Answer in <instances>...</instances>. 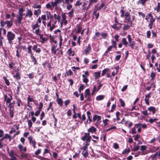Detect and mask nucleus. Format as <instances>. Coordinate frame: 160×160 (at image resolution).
I'll list each match as a JSON object with an SVG mask.
<instances>
[{
  "mask_svg": "<svg viewBox=\"0 0 160 160\" xmlns=\"http://www.w3.org/2000/svg\"><path fill=\"white\" fill-rule=\"evenodd\" d=\"M5 24H7V27L8 28H10L12 25L13 22L12 20L10 21L6 20L5 22Z\"/></svg>",
  "mask_w": 160,
  "mask_h": 160,
  "instance_id": "14",
  "label": "nucleus"
},
{
  "mask_svg": "<svg viewBox=\"0 0 160 160\" xmlns=\"http://www.w3.org/2000/svg\"><path fill=\"white\" fill-rule=\"evenodd\" d=\"M31 57L32 59L33 62H34V64H37V61L36 60L35 58L34 57L33 55H31Z\"/></svg>",
  "mask_w": 160,
  "mask_h": 160,
  "instance_id": "56",
  "label": "nucleus"
},
{
  "mask_svg": "<svg viewBox=\"0 0 160 160\" xmlns=\"http://www.w3.org/2000/svg\"><path fill=\"white\" fill-rule=\"evenodd\" d=\"M3 78L5 81V82L6 84L7 85L9 86L10 84V83H9V80L8 79H7V78L5 76H3Z\"/></svg>",
  "mask_w": 160,
  "mask_h": 160,
  "instance_id": "43",
  "label": "nucleus"
},
{
  "mask_svg": "<svg viewBox=\"0 0 160 160\" xmlns=\"http://www.w3.org/2000/svg\"><path fill=\"white\" fill-rule=\"evenodd\" d=\"M150 18H149V21L150 22V23L149 24V26H150L151 27L152 26V25L153 24V23L155 21V19L153 18L152 16V15L151 14L150 16ZM151 27H150L151 28Z\"/></svg>",
  "mask_w": 160,
  "mask_h": 160,
  "instance_id": "20",
  "label": "nucleus"
},
{
  "mask_svg": "<svg viewBox=\"0 0 160 160\" xmlns=\"http://www.w3.org/2000/svg\"><path fill=\"white\" fill-rule=\"evenodd\" d=\"M9 138L10 141L11 140V138L10 135L8 134H6L2 138L3 140L4 139Z\"/></svg>",
  "mask_w": 160,
  "mask_h": 160,
  "instance_id": "41",
  "label": "nucleus"
},
{
  "mask_svg": "<svg viewBox=\"0 0 160 160\" xmlns=\"http://www.w3.org/2000/svg\"><path fill=\"white\" fill-rule=\"evenodd\" d=\"M28 128H30L32 127V122L31 120H29L28 121Z\"/></svg>",
  "mask_w": 160,
  "mask_h": 160,
  "instance_id": "53",
  "label": "nucleus"
},
{
  "mask_svg": "<svg viewBox=\"0 0 160 160\" xmlns=\"http://www.w3.org/2000/svg\"><path fill=\"white\" fill-rule=\"evenodd\" d=\"M97 131V129L94 127L93 126H91L90 128L88 130V133L89 132L91 133H92L95 132Z\"/></svg>",
  "mask_w": 160,
  "mask_h": 160,
  "instance_id": "18",
  "label": "nucleus"
},
{
  "mask_svg": "<svg viewBox=\"0 0 160 160\" xmlns=\"http://www.w3.org/2000/svg\"><path fill=\"white\" fill-rule=\"evenodd\" d=\"M109 70V69L108 68H106L104 69L102 71V76H104L105 74H106L107 72H108Z\"/></svg>",
  "mask_w": 160,
  "mask_h": 160,
  "instance_id": "38",
  "label": "nucleus"
},
{
  "mask_svg": "<svg viewBox=\"0 0 160 160\" xmlns=\"http://www.w3.org/2000/svg\"><path fill=\"white\" fill-rule=\"evenodd\" d=\"M122 44L126 47L128 45V42L127 41L126 39L124 38H122Z\"/></svg>",
  "mask_w": 160,
  "mask_h": 160,
  "instance_id": "29",
  "label": "nucleus"
},
{
  "mask_svg": "<svg viewBox=\"0 0 160 160\" xmlns=\"http://www.w3.org/2000/svg\"><path fill=\"white\" fill-rule=\"evenodd\" d=\"M28 140L34 148H36V142L34 140H32V136H30L28 137Z\"/></svg>",
  "mask_w": 160,
  "mask_h": 160,
  "instance_id": "8",
  "label": "nucleus"
},
{
  "mask_svg": "<svg viewBox=\"0 0 160 160\" xmlns=\"http://www.w3.org/2000/svg\"><path fill=\"white\" fill-rule=\"evenodd\" d=\"M43 34H41L39 36L40 39L41 40V42L42 43H44L45 42L48 40V39L47 38L43 37Z\"/></svg>",
  "mask_w": 160,
  "mask_h": 160,
  "instance_id": "23",
  "label": "nucleus"
},
{
  "mask_svg": "<svg viewBox=\"0 0 160 160\" xmlns=\"http://www.w3.org/2000/svg\"><path fill=\"white\" fill-rule=\"evenodd\" d=\"M91 138V137L88 133H85L84 135L82 137L81 139L86 141L85 145L83 147V150H87L88 146L89 145Z\"/></svg>",
  "mask_w": 160,
  "mask_h": 160,
  "instance_id": "2",
  "label": "nucleus"
},
{
  "mask_svg": "<svg viewBox=\"0 0 160 160\" xmlns=\"http://www.w3.org/2000/svg\"><path fill=\"white\" fill-rule=\"evenodd\" d=\"M59 36L60 40V42L59 43V45L60 47H61L62 44V42L63 39H62V35L60 34H59Z\"/></svg>",
  "mask_w": 160,
  "mask_h": 160,
  "instance_id": "47",
  "label": "nucleus"
},
{
  "mask_svg": "<svg viewBox=\"0 0 160 160\" xmlns=\"http://www.w3.org/2000/svg\"><path fill=\"white\" fill-rule=\"evenodd\" d=\"M9 154L11 157V160H17V158L16 157V154L14 153L12 150L11 151Z\"/></svg>",
  "mask_w": 160,
  "mask_h": 160,
  "instance_id": "10",
  "label": "nucleus"
},
{
  "mask_svg": "<svg viewBox=\"0 0 160 160\" xmlns=\"http://www.w3.org/2000/svg\"><path fill=\"white\" fill-rule=\"evenodd\" d=\"M104 6V3H102L101 4V5L100 6L98 7H95V9H96L97 10H98L101 8H102Z\"/></svg>",
  "mask_w": 160,
  "mask_h": 160,
  "instance_id": "49",
  "label": "nucleus"
},
{
  "mask_svg": "<svg viewBox=\"0 0 160 160\" xmlns=\"http://www.w3.org/2000/svg\"><path fill=\"white\" fill-rule=\"evenodd\" d=\"M66 16L65 13H62V23H64V25H66L68 21L66 19Z\"/></svg>",
  "mask_w": 160,
  "mask_h": 160,
  "instance_id": "11",
  "label": "nucleus"
},
{
  "mask_svg": "<svg viewBox=\"0 0 160 160\" xmlns=\"http://www.w3.org/2000/svg\"><path fill=\"white\" fill-rule=\"evenodd\" d=\"M33 15V13L32 10L28 8H27L26 13L24 15L25 18H31Z\"/></svg>",
  "mask_w": 160,
  "mask_h": 160,
  "instance_id": "7",
  "label": "nucleus"
},
{
  "mask_svg": "<svg viewBox=\"0 0 160 160\" xmlns=\"http://www.w3.org/2000/svg\"><path fill=\"white\" fill-rule=\"evenodd\" d=\"M50 2L51 3V6L52 7V9H53V8L54 7L57 6V4L56 3V2Z\"/></svg>",
  "mask_w": 160,
  "mask_h": 160,
  "instance_id": "58",
  "label": "nucleus"
},
{
  "mask_svg": "<svg viewBox=\"0 0 160 160\" xmlns=\"http://www.w3.org/2000/svg\"><path fill=\"white\" fill-rule=\"evenodd\" d=\"M101 117L100 116L95 115L93 117V120L94 122L97 121V122L99 123L100 122Z\"/></svg>",
  "mask_w": 160,
  "mask_h": 160,
  "instance_id": "9",
  "label": "nucleus"
},
{
  "mask_svg": "<svg viewBox=\"0 0 160 160\" xmlns=\"http://www.w3.org/2000/svg\"><path fill=\"white\" fill-rule=\"evenodd\" d=\"M53 23L51 24V21H49L48 22L47 26L48 27H49V29L50 31H52V30L56 27L55 24L57 22L56 20L53 19Z\"/></svg>",
  "mask_w": 160,
  "mask_h": 160,
  "instance_id": "4",
  "label": "nucleus"
},
{
  "mask_svg": "<svg viewBox=\"0 0 160 160\" xmlns=\"http://www.w3.org/2000/svg\"><path fill=\"white\" fill-rule=\"evenodd\" d=\"M40 25L36 23L35 24L32 25V27L33 30L36 29V28H39Z\"/></svg>",
  "mask_w": 160,
  "mask_h": 160,
  "instance_id": "32",
  "label": "nucleus"
},
{
  "mask_svg": "<svg viewBox=\"0 0 160 160\" xmlns=\"http://www.w3.org/2000/svg\"><path fill=\"white\" fill-rule=\"evenodd\" d=\"M132 26V25H130L128 23H127V25L124 24L123 27V29L126 30L128 29L130 27Z\"/></svg>",
  "mask_w": 160,
  "mask_h": 160,
  "instance_id": "35",
  "label": "nucleus"
},
{
  "mask_svg": "<svg viewBox=\"0 0 160 160\" xmlns=\"http://www.w3.org/2000/svg\"><path fill=\"white\" fill-rule=\"evenodd\" d=\"M32 48V46H28V47L27 48L28 49V52L31 55H33L31 48Z\"/></svg>",
  "mask_w": 160,
  "mask_h": 160,
  "instance_id": "37",
  "label": "nucleus"
},
{
  "mask_svg": "<svg viewBox=\"0 0 160 160\" xmlns=\"http://www.w3.org/2000/svg\"><path fill=\"white\" fill-rule=\"evenodd\" d=\"M46 7L47 8H49L51 10H52V7L51 6V3L49 2L46 5Z\"/></svg>",
  "mask_w": 160,
  "mask_h": 160,
  "instance_id": "51",
  "label": "nucleus"
},
{
  "mask_svg": "<svg viewBox=\"0 0 160 160\" xmlns=\"http://www.w3.org/2000/svg\"><path fill=\"white\" fill-rule=\"evenodd\" d=\"M158 120V119L156 118H154L153 119L152 118H150L149 120V121L151 123H152L153 122H155L156 121H157Z\"/></svg>",
  "mask_w": 160,
  "mask_h": 160,
  "instance_id": "59",
  "label": "nucleus"
},
{
  "mask_svg": "<svg viewBox=\"0 0 160 160\" xmlns=\"http://www.w3.org/2000/svg\"><path fill=\"white\" fill-rule=\"evenodd\" d=\"M74 12V9H72L68 14V17L70 18H72L73 16V14Z\"/></svg>",
  "mask_w": 160,
  "mask_h": 160,
  "instance_id": "48",
  "label": "nucleus"
},
{
  "mask_svg": "<svg viewBox=\"0 0 160 160\" xmlns=\"http://www.w3.org/2000/svg\"><path fill=\"white\" fill-rule=\"evenodd\" d=\"M133 137H134V140L135 141H137L138 139L140 137V135L138 134H137L135 136H133Z\"/></svg>",
  "mask_w": 160,
  "mask_h": 160,
  "instance_id": "63",
  "label": "nucleus"
},
{
  "mask_svg": "<svg viewBox=\"0 0 160 160\" xmlns=\"http://www.w3.org/2000/svg\"><path fill=\"white\" fill-rule=\"evenodd\" d=\"M32 50L37 53H39L41 50L40 49L38 48V45H34L32 47Z\"/></svg>",
  "mask_w": 160,
  "mask_h": 160,
  "instance_id": "13",
  "label": "nucleus"
},
{
  "mask_svg": "<svg viewBox=\"0 0 160 160\" xmlns=\"http://www.w3.org/2000/svg\"><path fill=\"white\" fill-rule=\"evenodd\" d=\"M68 54L69 55L74 56V52L72 51L71 48H70L68 50Z\"/></svg>",
  "mask_w": 160,
  "mask_h": 160,
  "instance_id": "39",
  "label": "nucleus"
},
{
  "mask_svg": "<svg viewBox=\"0 0 160 160\" xmlns=\"http://www.w3.org/2000/svg\"><path fill=\"white\" fill-rule=\"evenodd\" d=\"M9 114L10 117L12 118L14 117V112L13 110H12L11 109H9Z\"/></svg>",
  "mask_w": 160,
  "mask_h": 160,
  "instance_id": "54",
  "label": "nucleus"
},
{
  "mask_svg": "<svg viewBox=\"0 0 160 160\" xmlns=\"http://www.w3.org/2000/svg\"><path fill=\"white\" fill-rule=\"evenodd\" d=\"M104 98V96L103 95H100L97 97L96 99L97 101L102 100Z\"/></svg>",
  "mask_w": 160,
  "mask_h": 160,
  "instance_id": "33",
  "label": "nucleus"
},
{
  "mask_svg": "<svg viewBox=\"0 0 160 160\" xmlns=\"http://www.w3.org/2000/svg\"><path fill=\"white\" fill-rule=\"evenodd\" d=\"M91 50V45L90 44H89L88 45V46L86 47V48L84 50L85 53L86 54L88 53Z\"/></svg>",
  "mask_w": 160,
  "mask_h": 160,
  "instance_id": "16",
  "label": "nucleus"
},
{
  "mask_svg": "<svg viewBox=\"0 0 160 160\" xmlns=\"http://www.w3.org/2000/svg\"><path fill=\"white\" fill-rule=\"evenodd\" d=\"M13 77L15 78L17 80H19L20 79L19 73L18 72H17L15 75H14Z\"/></svg>",
  "mask_w": 160,
  "mask_h": 160,
  "instance_id": "45",
  "label": "nucleus"
},
{
  "mask_svg": "<svg viewBox=\"0 0 160 160\" xmlns=\"http://www.w3.org/2000/svg\"><path fill=\"white\" fill-rule=\"evenodd\" d=\"M109 121V120L107 119H105L103 120L102 122L104 124V127H108L107 125L108 124Z\"/></svg>",
  "mask_w": 160,
  "mask_h": 160,
  "instance_id": "36",
  "label": "nucleus"
},
{
  "mask_svg": "<svg viewBox=\"0 0 160 160\" xmlns=\"http://www.w3.org/2000/svg\"><path fill=\"white\" fill-rule=\"evenodd\" d=\"M2 32L3 35L6 34V31L4 28H0V34L1 35V33Z\"/></svg>",
  "mask_w": 160,
  "mask_h": 160,
  "instance_id": "50",
  "label": "nucleus"
},
{
  "mask_svg": "<svg viewBox=\"0 0 160 160\" xmlns=\"http://www.w3.org/2000/svg\"><path fill=\"white\" fill-rule=\"evenodd\" d=\"M120 12L121 13L120 17L121 18L124 17L125 22L130 25H132V22L135 19V16L133 15L131 17L130 12H124L123 8L120 10Z\"/></svg>",
  "mask_w": 160,
  "mask_h": 160,
  "instance_id": "1",
  "label": "nucleus"
},
{
  "mask_svg": "<svg viewBox=\"0 0 160 160\" xmlns=\"http://www.w3.org/2000/svg\"><path fill=\"white\" fill-rule=\"evenodd\" d=\"M25 11V9L21 8L18 10V14L19 16H23L24 15L23 12Z\"/></svg>",
  "mask_w": 160,
  "mask_h": 160,
  "instance_id": "24",
  "label": "nucleus"
},
{
  "mask_svg": "<svg viewBox=\"0 0 160 160\" xmlns=\"http://www.w3.org/2000/svg\"><path fill=\"white\" fill-rule=\"evenodd\" d=\"M15 36V35L14 33L11 31H8V32L7 36L10 44L12 43V41L14 39Z\"/></svg>",
  "mask_w": 160,
  "mask_h": 160,
  "instance_id": "3",
  "label": "nucleus"
},
{
  "mask_svg": "<svg viewBox=\"0 0 160 160\" xmlns=\"http://www.w3.org/2000/svg\"><path fill=\"white\" fill-rule=\"evenodd\" d=\"M83 82L87 84V83L89 81V80L88 79V77H82Z\"/></svg>",
  "mask_w": 160,
  "mask_h": 160,
  "instance_id": "44",
  "label": "nucleus"
},
{
  "mask_svg": "<svg viewBox=\"0 0 160 160\" xmlns=\"http://www.w3.org/2000/svg\"><path fill=\"white\" fill-rule=\"evenodd\" d=\"M156 74L155 72L152 71L150 74V77H151V80H154L155 78L156 77Z\"/></svg>",
  "mask_w": 160,
  "mask_h": 160,
  "instance_id": "30",
  "label": "nucleus"
},
{
  "mask_svg": "<svg viewBox=\"0 0 160 160\" xmlns=\"http://www.w3.org/2000/svg\"><path fill=\"white\" fill-rule=\"evenodd\" d=\"M50 19V21H51V20H52V21L53 22V19H55V20H57V21L59 22L60 20L61 17L60 16L57 14L56 13L54 14L53 15L51 14L49 17V19Z\"/></svg>",
  "mask_w": 160,
  "mask_h": 160,
  "instance_id": "5",
  "label": "nucleus"
},
{
  "mask_svg": "<svg viewBox=\"0 0 160 160\" xmlns=\"http://www.w3.org/2000/svg\"><path fill=\"white\" fill-rule=\"evenodd\" d=\"M92 137L94 139H96V140L92 139V141L94 142L97 143V140H98V139L99 137L97 136H95L94 135H92Z\"/></svg>",
  "mask_w": 160,
  "mask_h": 160,
  "instance_id": "57",
  "label": "nucleus"
},
{
  "mask_svg": "<svg viewBox=\"0 0 160 160\" xmlns=\"http://www.w3.org/2000/svg\"><path fill=\"white\" fill-rule=\"evenodd\" d=\"M128 122V121H125L124 119V118H123L122 119L121 122H119V123H121L122 124H124L125 126H126Z\"/></svg>",
  "mask_w": 160,
  "mask_h": 160,
  "instance_id": "46",
  "label": "nucleus"
},
{
  "mask_svg": "<svg viewBox=\"0 0 160 160\" xmlns=\"http://www.w3.org/2000/svg\"><path fill=\"white\" fill-rule=\"evenodd\" d=\"M122 24L120 23H115L112 26V27L114 29H118L120 28Z\"/></svg>",
  "mask_w": 160,
  "mask_h": 160,
  "instance_id": "17",
  "label": "nucleus"
},
{
  "mask_svg": "<svg viewBox=\"0 0 160 160\" xmlns=\"http://www.w3.org/2000/svg\"><path fill=\"white\" fill-rule=\"evenodd\" d=\"M113 148L115 149H118L119 148L118 144L117 143H114Z\"/></svg>",
  "mask_w": 160,
  "mask_h": 160,
  "instance_id": "55",
  "label": "nucleus"
},
{
  "mask_svg": "<svg viewBox=\"0 0 160 160\" xmlns=\"http://www.w3.org/2000/svg\"><path fill=\"white\" fill-rule=\"evenodd\" d=\"M34 30H35V31H33V32L35 33L36 35L39 36L40 35H41L40 34V31L39 28H37Z\"/></svg>",
  "mask_w": 160,
  "mask_h": 160,
  "instance_id": "31",
  "label": "nucleus"
},
{
  "mask_svg": "<svg viewBox=\"0 0 160 160\" xmlns=\"http://www.w3.org/2000/svg\"><path fill=\"white\" fill-rule=\"evenodd\" d=\"M116 128H117L115 126L113 125H110L109 126L108 128L106 130V131L108 132L110 131H112L113 130L116 129Z\"/></svg>",
  "mask_w": 160,
  "mask_h": 160,
  "instance_id": "19",
  "label": "nucleus"
},
{
  "mask_svg": "<svg viewBox=\"0 0 160 160\" xmlns=\"http://www.w3.org/2000/svg\"><path fill=\"white\" fill-rule=\"evenodd\" d=\"M154 10L155 13H159L160 12V3L158 2L157 5L154 8Z\"/></svg>",
  "mask_w": 160,
  "mask_h": 160,
  "instance_id": "12",
  "label": "nucleus"
},
{
  "mask_svg": "<svg viewBox=\"0 0 160 160\" xmlns=\"http://www.w3.org/2000/svg\"><path fill=\"white\" fill-rule=\"evenodd\" d=\"M138 124H136L135 125L134 127L132 128L131 131V133L132 134H134L136 133V128H138Z\"/></svg>",
  "mask_w": 160,
  "mask_h": 160,
  "instance_id": "25",
  "label": "nucleus"
},
{
  "mask_svg": "<svg viewBox=\"0 0 160 160\" xmlns=\"http://www.w3.org/2000/svg\"><path fill=\"white\" fill-rule=\"evenodd\" d=\"M57 102L58 104L60 106H62L63 105V101L60 98H58L57 99Z\"/></svg>",
  "mask_w": 160,
  "mask_h": 160,
  "instance_id": "42",
  "label": "nucleus"
},
{
  "mask_svg": "<svg viewBox=\"0 0 160 160\" xmlns=\"http://www.w3.org/2000/svg\"><path fill=\"white\" fill-rule=\"evenodd\" d=\"M82 154L83 157H87L88 155L87 150H83L82 152Z\"/></svg>",
  "mask_w": 160,
  "mask_h": 160,
  "instance_id": "34",
  "label": "nucleus"
},
{
  "mask_svg": "<svg viewBox=\"0 0 160 160\" xmlns=\"http://www.w3.org/2000/svg\"><path fill=\"white\" fill-rule=\"evenodd\" d=\"M89 75V72L88 71H86L84 74H83L82 75V77H88Z\"/></svg>",
  "mask_w": 160,
  "mask_h": 160,
  "instance_id": "61",
  "label": "nucleus"
},
{
  "mask_svg": "<svg viewBox=\"0 0 160 160\" xmlns=\"http://www.w3.org/2000/svg\"><path fill=\"white\" fill-rule=\"evenodd\" d=\"M148 110L150 112H152L153 114H154L156 111L155 108L152 106H151L148 108Z\"/></svg>",
  "mask_w": 160,
  "mask_h": 160,
  "instance_id": "27",
  "label": "nucleus"
},
{
  "mask_svg": "<svg viewBox=\"0 0 160 160\" xmlns=\"http://www.w3.org/2000/svg\"><path fill=\"white\" fill-rule=\"evenodd\" d=\"M33 8H38V9H40L41 8V5H37L35 4L34 5Z\"/></svg>",
  "mask_w": 160,
  "mask_h": 160,
  "instance_id": "60",
  "label": "nucleus"
},
{
  "mask_svg": "<svg viewBox=\"0 0 160 160\" xmlns=\"http://www.w3.org/2000/svg\"><path fill=\"white\" fill-rule=\"evenodd\" d=\"M58 48H57V45H52L51 47V52L54 54H58Z\"/></svg>",
  "mask_w": 160,
  "mask_h": 160,
  "instance_id": "6",
  "label": "nucleus"
},
{
  "mask_svg": "<svg viewBox=\"0 0 160 160\" xmlns=\"http://www.w3.org/2000/svg\"><path fill=\"white\" fill-rule=\"evenodd\" d=\"M101 35V33L99 32H97L95 33V36L93 38L95 39H101L100 37V36Z\"/></svg>",
  "mask_w": 160,
  "mask_h": 160,
  "instance_id": "21",
  "label": "nucleus"
},
{
  "mask_svg": "<svg viewBox=\"0 0 160 160\" xmlns=\"http://www.w3.org/2000/svg\"><path fill=\"white\" fill-rule=\"evenodd\" d=\"M41 12V10L40 9L35 10H34V14L35 15L38 16L40 15Z\"/></svg>",
  "mask_w": 160,
  "mask_h": 160,
  "instance_id": "28",
  "label": "nucleus"
},
{
  "mask_svg": "<svg viewBox=\"0 0 160 160\" xmlns=\"http://www.w3.org/2000/svg\"><path fill=\"white\" fill-rule=\"evenodd\" d=\"M100 71L95 72L94 73V75L95 79H97L98 78H99L100 77Z\"/></svg>",
  "mask_w": 160,
  "mask_h": 160,
  "instance_id": "26",
  "label": "nucleus"
},
{
  "mask_svg": "<svg viewBox=\"0 0 160 160\" xmlns=\"http://www.w3.org/2000/svg\"><path fill=\"white\" fill-rule=\"evenodd\" d=\"M130 152V149L128 148H126L124 149L122 152V153L124 154H128Z\"/></svg>",
  "mask_w": 160,
  "mask_h": 160,
  "instance_id": "40",
  "label": "nucleus"
},
{
  "mask_svg": "<svg viewBox=\"0 0 160 160\" xmlns=\"http://www.w3.org/2000/svg\"><path fill=\"white\" fill-rule=\"evenodd\" d=\"M90 91L89 89H87L85 91V97L87 100H90Z\"/></svg>",
  "mask_w": 160,
  "mask_h": 160,
  "instance_id": "15",
  "label": "nucleus"
},
{
  "mask_svg": "<svg viewBox=\"0 0 160 160\" xmlns=\"http://www.w3.org/2000/svg\"><path fill=\"white\" fill-rule=\"evenodd\" d=\"M84 86L83 85L81 84L79 89V91L80 93H81V91L83 90Z\"/></svg>",
  "mask_w": 160,
  "mask_h": 160,
  "instance_id": "62",
  "label": "nucleus"
},
{
  "mask_svg": "<svg viewBox=\"0 0 160 160\" xmlns=\"http://www.w3.org/2000/svg\"><path fill=\"white\" fill-rule=\"evenodd\" d=\"M146 149V146L145 145H142L141 147L140 150L142 152L144 151Z\"/></svg>",
  "mask_w": 160,
  "mask_h": 160,
  "instance_id": "64",
  "label": "nucleus"
},
{
  "mask_svg": "<svg viewBox=\"0 0 160 160\" xmlns=\"http://www.w3.org/2000/svg\"><path fill=\"white\" fill-rule=\"evenodd\" d=\"M22 18V17L20 16H18L17 17V19L16 22L17 23H18L19 25L21 23V21Z\"/></svg>",
  "mask_w": 160,
  "mask_h": 160,
  "instance_id": "22",
  "label": "nucleus"
},
{
  "mask_svg": "<svg viewBox=\"0 0 160 160\" xmlns=\"http://www.w3.org/2000/svg\"><path fill=\"white\" fill-rule=\"evenodd\" d=\"M119 101L121 106L122 107H124L125 105V104L124 101L121 98H120L119 99Z\"/></svg>",
  "mask_w": 160,
  "mask_h": 160,
  "instance_id": "52",
  "label": "nucleus"
}]
</instances>
